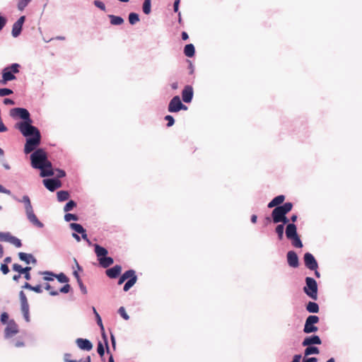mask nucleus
<instances>
[{"instance_id": "23", "label": "nucleus", "mask_w": 362, "mask_h": 362, "mask_svg": "<svg viewBox=\"0 0 362 362\" xmlns=\"http://www.w3.org/2000/svg\"><path fill=\"white\" fill-rule=\"evenodd\" d=\"M286 214L281 210H280L279 209H277V206H276L272 211L271 216H272V221L274 223H279V219H281Z\"/></svg>"}, {"instance_id": "55", "label": "nucleus", "mask_w": 362, "mask_h": 362, "mask_svg": "<svg viewBox=\"0 0 362 362\" xmlns=\"http://www.w3.org/2000/svg\"><path fill=\"white\" fill-rule=\"evenodd\" d=\"M93 309V312L95 316V319H96V322L98 325H100L103 322H102V319H101V317L100 316V315L98 314V313L97 312L96 309L95 308V307H93L92 308Z\"/></svg>"}, {"instance_id": "4", "label": "nucleus", "mask_w": 362, "mask_h": 362, "mask_svg": "<svg viewBox=\"0 0 362 362\" xmlns=\"http://www.w3.org/2000/svg\"><path fill=\"white\" fill-rule=\"evenodd\" d=\"M33 151L30 156L31 166L35 169L42 168V164L47 157V152L42 148H36Z\"/></svg>"}, {"instance_id": "31", "label": "nucleus", "mask_w": 362, "mask_h": 362, "mask_svg": "<svg viewBox=\"0 0 362 362\" xmlns=\"http://www.w3.org/2000/svg\"><path fill=\"white\" fill-rule=\"evenodd\" d=\"M99 327H100V329L101 330V335H102V338L105 342V347H106V352L107 354L110 353V347H109V344H108V340H107V337L105 334V328H104V326H103V322L100 324V325H98Z\"/></svg>"}, {"instance_id": "49", "label": "nucleus", "mask_w": 362, "mask_h": 362, "mask_svg": "<svg viewBox=\"0 0 362 362\" xmlns=\"http://www.w3.org/2000/svg\"><path fill=\"white\" fill-rule=\"evenodd\" d=\"M13 90L10 88H0V97H4L6 95H11L13 93Z\"/></svg>"}, {"instance_id": "34", "label": "nucleus", "mask_w": 362, "mask_h": 362, "mask_svg": "<svg viewBox=\"0 0 362 362\" xmlns=\"http://www.w3.org/2000/svg\"><path fill=\"white\" fill-rule=\"evenodd\" d=\"M38 170H40V175L42 177H50V176L54 175V174L53 169L41 168H38Z\"/></svg>"}, {"instance_id": "46", "label": "nucleus", "mask_w": 362, "mask_h": 362, "mask_svg": "<svg viewBox=\"0 0 362 362\" xmlns=\"http://www.w3.org/2000/svg\"><path fill=\"white\" fill-rule=\"evenodd\" d=\"M64 220L66 222H69L71 221H78V217L76 214L67 213L64 216Z\"/></svg>"}, {"instance_id": "57", "label": "nucleus", "mask_w": 362, "mask_h": 362, "mask_svg": "<svg viewBox=\"0 0 362 362\" xmlns=\"http://www.w3.org/2000/svg\"><path fill=\"white\" fill-rule=\"evenodd\" d=\"M94 5L99 8L100 10L105 11V5L103 2L100 1H94Z\"/></svg>"}, {"instance_id": "25", "label": "nucleus", "mask_w": 362, "mask_h": 362, "mask_svg": "<svg viewBox=\"0 0 362 362\" xmlns=\"http://www.w3.org/2000/svg\"><path fill=\"white\" fill-rule=\"evenodd\" d=\"M305 349L304 350V356L307 357L310 355L313 354H318L320 353V349L318 347L313 345L305 346Z\"/></svg>"}, {"instance_id": "63", "label": "nucleus", "mask_w": 362, "mask_h": 362, "mask_svg": "<svg viewBox=\"0 0 362 362\" xmlns=\"http://www.w3.org/2000/svg\"><path fill=\"white\" fill-rule=\"evenodd\" d=\"M317 358L315 357L307 358L305 356L303 360V362H317Z\"/></svg>"}, {"instance_id": "3", "label": "nucleus", "mask_w": 362, "mask_h": 362, "mask_svg": "<svg viewBox=\"0 0 362 362\" xmlns=\"http://www.w3.org/2000/svg\"><path fill=\"white\" fill-rule=\"evenodd\" d=\"M21 65L18 63H13L6 66L1 70V79L0 83L5 85L8 81L16 79V74L20 72Z\"/></svg>"}, {"instance_id": "38", "label": "nucleus", "mask_w": 362, "mask_h": 362, "mask_svg": "<svg viewBox=\"0 0 362 362\" xmlns=\"http://www.w3.org/2000/svg\"><path fill=\"white\" fill-rule=\"evenodd\" d=\"M129 22L131 25H135L136 23H138L140 20L139 16L136 13L132 12L129 14Z\"/></svg>"}, {"instance_id": "33", "label": "nucleus", "mask_w": 362, "mask_h": 362, "mask_svg": "<svg viewBox=\"0 0 362 362\" xmlns=\"http://www.w3.org/2000/svg\"><path fill=\"white\" fill-rule=\"evenodd\" d=\"M277 209L281 210L286 215L292 210L293 204L291 202H286L280 206H277Z\"/></svg>"}, {"instance_id": "54", "label": "nucleus", "mask_w": 362, "mask_h": 362, "mask_svg": "<svg viewBox=\"0 0 362 362\" xmlns=\"http://www.w3.org/2000/svg\"><path fill=\"white\" fill-rule=\"evenodd\" d=\"M77 283L78 284V286H79L80 290L82 292V293L86 294L88 292L87 288H86V286L83 284L82 280H79L78 281H77Z\"/></svg>"}, {"instance_id": "50", "label": "nucleus", "mask_w": 362, "mask_h": 362, "mask_svg": "<svg viewBox=\"0 0 362 362\" xmlns=\"http://www.w3.org/2000/svg\"><path fill=\"white\" fill-rule=\"evenodd\" d=\"M10 243L13 244L16 247H21L22 246L21 240L19 238H18L13 235L12 236V238L11 239Z\"/></svg>"}, {"instance_id": "41", "label": "nucleus", "mask_w": 362, "mask_h": 362, "mask_svg": "<svg viewBox=\"0 0 362 362\" xmlns=\"http://www.w3.org/2000/svg\"><path fill=\"white\" fill-rule=\"evenodd\" d=\"M291 240L292 245L296 248H302L303 245L299 237V235L296 236L290 239Z\"/></svg>"}, {"instance_id": "26", "label": "nucleus", "mask_w": 362, "mask_h": 362, "mask_svg": "<svg viewBox=\"0 0 362 362\" xmlns=\"http://www.w3.org/2000/svg\"><path fill=\"white\" fill-rule=\"evenodd\" d=\"M184 54L187 57H192L195 54V47L192 44H187L184 47Z\"/></svg>"}, {"instance_id": "20", "label": "nucleus", "mask_w": 362, "mask_h": 362, "mask_svg": "<svg viewBox=\"0 0 362 362\" xmlns=\"http://www.w3.org/2000/svg\"><path fill=\"white\" fill-rule=\"evenodd\" d=\"M18 257L21 261L25 262L27 264L30 263L37 264L36 258L32 255L23 252H20L18 253Z\"/></svg>"}, {"instance_id": "44", "label": "nucleus", "mask_w": 362, "mask_h": 362, "mask_svg": "<svg viewBox=\"0 0 362 362\" xmlns=\"http://www.w3.org/2000/svg\"><path fill=\"white\" fill-rule=\"evenodd\" d=\"M70 228L76 232V233H79V232H83V227L82 225L77 223H70Z\"/></svg>"}, {"instance_id": "58", "label": "nucleus", "mask_w": 362, "mask_h": 362, "mask_svg": "<svg viewBox=\"0 0 362 362\" xmlns=\"http://www.w3.org/2000/svg\"><path fill=\"white\" fill-rule=\"evenodd\" d=\"M56 171L57 173L55 178L59 180V178H62L66 176V172L64 170L57 168Z\"/></svg>"}, {"instance_id": "18", "label": "nucleus", "mask_w": 362, "mask_h": 362, "mask_svg": "<svg viewBox=\"0 0 362 362\" xmlns=\"http://www.w3.org/2000/svg\"><path fill=\"white\" fill-rule=\"evenodd\" d=\"M122 266L116 264L114 267L106 269L105 274L110 279H116L121 274Z\"/></svg>"}, {"instance_id": "40", "label": "nucleus", "mask_w": 362, "mask_h": 362, "mask_svg": "<svg viewBox=\"0 0 362 362\" xmlns=\"http://www.w3.org/2000/svg\"><path fill=\"white\" fill-rule=\"evenodd\" d=\"M284 226L283 224L277 225L275 228V232L276 233V234L278 235V239L279 240H281L284 238Z\"/></svg>"}, {"instance_id": "12", "label": "nucleus", "mask_w": 362, "mask_h": 362, "mask_svg": "<svg viewBox=\"0 0 362 362\" xmlns=\"http://www.w3.org/2000/svg\"><path fill=\"white\" fill-rule=\"evenodd\" d=\"M194 96V90L193 88L190 85H187L185 86L184 89L182 91V100L185 103H189L192 102Z\"/></svg>"}, {"instance_id": "24", "label": "nucleus", "mask_w": 362, "mask_h": 362, "mask_svg": "<svg viewBox=\"0 0 362 362\" xmlns=\"http://www.w3.org/2000/svg\"><path fill=\"white\" fill-rule=\"evenodd\" d=\"M98 262L103 268H107L113 264L114 259L111 257L105 256L103 258H99Z\"/></svg>"}, {"instance_id": "21", "label": "nucleus", "mask_w": 362, "mask_h": 362, "mask_svg": "<svg viewBox=\"0 0 362 362\" xmlns=\"http://www.w3.org/2000/svg\"><path fill=\"white\" fill-rule=\"evenodd\" d=\"M19 298L21 301V309L22 313L29 312V304L27 297L23 291L19 292Z\"/></svg>"}, {"instance_id": "60", "label": "nucleus", "mask_w": 362, "mask_h": 362, "mask_svg": "<svg viewBox=\"0 0 362 362\" xmlns=\"http://www.w3.org/2000/svg\"><path fill=\"white\" fill-rule=\"evenodd\" d=\"M180 0H175L173 4V10L174 12L178 13L179 11V4H180Z\"/></svg>"}, {"instance_id": "62", "label": "nucleus", "mask_w": 362, "mask_h": 362, "mask_svg": "<svg viewBox=\"0 0 362 362\" xmlns=\"http://www.w3.org/2000/svg\"><path fill=\"white\" fill-rule=\"evenodd\" d=\"M8 130L7 127L4 124L1 119H0V133L5 132Z\"/></svg>"}, {"instance_id": "29", "label": "nucleus", "mask_w": 362, "mask_h": 362, "mask_svg": "<svg viewBox=\"0 0 362 362\" xmlns=\"http://www.w3.org/2000/svg\"><path fill=\"white\" fill-rule=\"evenodd\" d=\"M319 309V305L315 302L309 301L306 305V310L310 313H317Z\"/></svg>"}, {"instance_id": "9", "label": "nucleus", "mask_w": 362, "mask_h": 362, "mask_svg": "<svg viewBox=\"0 0 362 362\" xmlns=\"http://www.w3.org/2000/svg\"><path fill=\"white\" fill-rule=\"evenodd\" d=\"M25 21V16H22L13 23L11 31L13 37H17L21 35Z\"/></svg>"}, {"instance_id": "2", "label": "nucleus", "mask_w": 362, "mask_h": 362, "mask_svg": "<svg viewBox=\"0 0 362 362\" xmlns=\"http://www.w3.org/2000/svg\"><path fill=\"white\" fill-rule=\"evenodd\" d=\"M13 199L16 202L23 203L24 204L27 218L33 225L39 228L44 227V224L37 218L35 214L30 197L28 195H23L21 199H19L16 196L13 195Z\"/></svg>"}, {"instance_id": "35", "label": "nucleus", "mask_w": 362, "mask_h": 362, "mask_svg": "<svg viewBox=\"0 0 362 362\" xmlns=\"http://www.w3.org/2000/svg\"><path fill=\"white\" fill-rule=\"evenodd\" d=\"M143 12L148 15L151 11V0H144L142 5Z\"/></svg>"}, {"instance_id": "8", "label": "nucleus", "mask_w": 362, "mask_h": 362, "mask_svg": "<svg viewBox=\"0 0 362 362\" xmlns=\"http://www.w3.org/2000/svg\"><path fill=\"white\" fill-rule=\"evenodd\" d=\"M44 186L50 192H54L62 185V182L57 178H46L42 180Z\"/></svg>"}, {"instance_id": "1", "label": "nucleus", "mask_w": 362, "mask_h": 362, "mask_svg": "<svg viewBox=\"0 0 362 362\" xmlns=\"http://www.w3.org/2000/svg\"><path fill=\"white\" fill-rule=\"evenodd\" d=\"M10 115L14 119H22L16 123L14 127L26 138L24 153L28 154L33 152L40 144L42 136L40 130L33 125L29 111L24 107H14L10 110Z\"/></svg>"}, {"instance_id": "52", "label": "nucleus", "mask_w": 362, "mask_h": 362, "mask_svg": "<svg viewBox=\"0 0 362 362\" xmlns=\"http://www.w3.org/2000/svg\"><path fill=\"white\" fill-rule=\"evenodd\" d=\"M118 313L126 320L129 319V316L126 313L124 307H120L118 310Z\"/></svg>"}, {"instance_id": "53", "label": "nucleus", "mask_w": 362, "mask_h": 362, "mask_svg": "<svg viewBox=\"0 0 362 362\" xmlns=\"http://www.w3.org/2000/svg\"><path fill=\"white\" fill-rule=\"evenodd\" d=\"M8 319H9V316L7 313L4 312V313H1V315L0 316V320H1V323H3V324L8 323Z\"/></svg>"}, {"instance_id": "16", "label": "nucleus", "mask_w": 362, "mask_h": 362, "mask_svg": "<svg viewBox=\"0 0 362 362\" xmlns=\"http://www.w3.org/2000/svg\"><path fill=\"white\" fill-rule=\"evenodd\" d=\"M322 344V340L318 335H311L306 337L302 341V346H305L308 345H320Z\"/></svg>"}, {"instance_id": "64", "label": "nucleus", "mask_w": 362, "mask_h": 362, "mask_svg": "<svg viewBox=\"0 0 362 362\" xmlns=\"http://www.w3.org/2000/svg\"><path fill=\"white\" fill-rule=\"evenodd\" d=\"M71 356V354H66L64 355V360H65V362H81V360L80 361H76V360H71V359H68V357Z\"/></svg>"}, {"instance_id": "36", "label": "nucleus", "mask_w": 362, "mask_h": 362, "mask_svg": "<svg viewBox=\"0 0 362 362\" xmlns=\"http://www.w3.org/2000/svg\"><path fill=\"white\" fill-rule=\"evenodd\" d=\"M137 281V278H131V279H129L126 281V283L124 285L123 291L127 292L136 283Z\"/></svg>"}, {"instance_id": "7", "label": "nucleus", "mask_w": 362, "mask_h": 362, "mask_svg": "<svg viewBox=\"0 0 362 362\" xmlns=\"http://www.w3.org/2000/svg\"><path fill=\"white\" fill-rule=\"evenodd\" d=\"M303 262L306 268L310 270L318 269V263L310 252H305L303 255Z\"/></svg>"}, {"instance_id": "10", "label": "nucleus", "mask_w": 362, "mask_h": 362, "mask_svg": "<svg viewBox=\"0 0 362 362\" xmlns=\"http://www.w3.org/2000/svg\"><path fill=\"white\" fill-rule=\"evenodd\" d=\"M18 332V327L13 320H11L4 330L5 338L8 339Z\"/></svg>"}, {"instance_id": "30", "label": "nucleus", "mask_w": 362, "mask_h": 362, "mask_svg": "<svg viewBox=\"0 0 362 362\" xmlns=\"http://www.w3.org/2000/svg\"><path fill=\"white\" fill-rule=\"evenodd\" d=\"M108 18L110 20V23L114 25H119L124 23V19L121 16L110 14Z\"/></svg>"}, {"instance_id": "22", "label": "nucleus", "mask_w": 362, "mask_h": 362, "mask_svg": "<svg viewBox=\"0 0 362 362\" xmlns=\"http://www.w3.org/2000/svg\"><path fill=\"white\" fill-rule=\"evenodd\" d=\"M94 250L95 253L98 257V261L99 260V258H103L108 254V251L106 248L104 247L100 246L98 244L94 245Z\"/></svg>"}, {"instance_id": "42", "label": "nucleus", "mask_w": 362, "mask_h": 362, "mask_svg": "<svg viewBox=\"0 0 362 362\" xmlns=\"http://www.w3.org/2000/svg\"><path fill=\"white\" fill-rule=\"evenodd\" d=\"M12 236L9 232H0V241L10 243Z\"/></svg>"}, {"instance_id": "15", "label": "nucleus", "mask_w": 362, "mask_h": 362, "mask_svg": "<svg viewBox=\"0 0 362 362\" xmlns=\"http://www.w3.org/2000/svg\"><path fill=\"white\" fill-rule=\"evenodd\" d=\"M39 274H42V275H49L54 278H56L58 280V281L62 284L68 283L69 281V279L62 272H61L58 274H56L54 272H50V271H45V272H40Z\"/></svg>"}, {"instance_id": "5", "label": "nucleus", "mask_w": 362, "mask_h": 362, "mask_svg": "<svg viewBox=\"0 0 362 362\" xmlns=\"http://www.w3.org/2000/svg\"><path fill=\"white\" fill-rule=\"evenodd\" d=\"M305 286L303 287L304 293L313 300L317 299V283L315 279L307 276L305 279Z\"/></svg>"}, {"instance_id": "43", "label": "nucleus", "mask_w": 362, "mask_h": 362, "mask_svg": "<svg viewBox=\"0 0 362 362\" xmlns=\"http://www.w3.org/2000/svg\"><path fill=\"white\" fill-rule=\"evenodd\" d=\"M76 206V202L74 200H69L64 206V211L65 212L71 211L74 207Z\"/></svg>"}, {"instance_id": "14", "label": "nucleus", "mask_w": 362, "mask_h": 362, "mask_svg": "<svg viewBox=\"0 0 362 362\" xmlns=\"http://www.w3.org/2000/svg\"><path fill=\"white\" fill-rule=\"evenodd\" d=\"M288 264L293 268H297L299 266V259L296 252L291 250L286 255Z\"/></svg>"}, {"instance_id": "28", "label": "nucleus", "mask_w": 362, "mask_h": 362, "mask_svg": "<svg viewBox=\"0 0 362 362\" xmlns=\"http://www.w3.org/2000/svg\"><path fill=\"white\" fill-rule=\"evenodd\" d=\"M71 286L69 284L66 283L62 288H60L59 291H50L49 294L52 296H58L59 293H68L70 291Z\"/></svg>"}, {"instance_id": "17", "label": "nucleus", "mask_w": 362, "mask_h": 362, "mask_svg": "<svg viewBox=\"0 0 362 362\" xmlns=\"http://www.w3.org/2000/svg\"><path fill=\"white\" fill-rule=\"evenodd\" d=\"M78 347L83 351H90L93 349V344L87 339L78 338L76 340Z\"/></svg>"}, {"instance_id": "51", "label": "nucleus", "mask_w": 362, "mask_h": 362, "mask_svg": "<svg viewBox=\"0 0 362 362\" xmlns=\"http://www.w3.org/2000/svg\"><path fill=\"white\" fill-rule=\"evenodd\" d=\"M164 119L168 122L167 127H170L175 124V119L172 115H168L165 116Z\"/></svg>"}, {"instance_id": "61", "label": "nucleus", "mask_w": 362, "mask_h": 362, "mask_svg": "<svg viewBox=\"0 0 362 362\" xmlns=\"http://www.w3.org/2000/svg\"><path fill=\"white\" fill-rule=\"evenodd\" d=\"M0 192L6 194L11 195V192L9 189H6L3 185L0 184Z\"/></svg>"}, {"instance_id": "39", "label": "nucleus", "mask_w": 362, "mask_h": 362, "mask_svg": "<svg viewBox=\"0 0 362 362\" xmlns=\"http://www.w3.org/2000/svg\"><path fill=\"white\" fill-rule=\"evenodd\" d=\"M125 280L131 279V278H137V276L136 274V272L134 269H129L124 272L121 275Z\"/></svg>"}, {"instance_id": "48", "label": "nucleus", "mask_w": 362, "mask_h": 362, "mask_svg": "<svg viewBox=\"0 0 362 362\" xmlns=\"http://www.w3.org/2000/svg\"><path fill=\"white\" fill-rule=\"evenodd\" d=\"M285 199V196L284 195H278L276 197H275L272 200L274 201V202L275 203L276 206H280L284 201Z\"/></svg>"}, {"instance_id": "59", "label": "nucleus", "mask_w": 362, "mask_h": 362, "mask_svg": "<svg viewBox=\"0 0 362 362\" xmlns=\"http://www.w3.org/2000/svg\"><path fill=\"white\" fill-rule=\"evenodd\" d=\"M42 168L53 169L52 163L48 160V156L46 158V160L44 161V163L42 164Z\"/></svg>"}, {"instance_id": "6", "label": "nucleus", "mask_w": 362, "mask_h": 362, "mask_svg": "<svg viewBox=\"0 0 362 362\" xmlns=\"http://www.w3.org/2000/svg\"><path fill=\"white\" fill-rule=\"evenodd\" d=\"M320 318L317 315H309L306 320L303 327V332L305 334L315 333L318 331V327L315 324L318 323Z\"/></svg>"}, {"instance_id": "27", "label": "nucleus", "mask_w": 362, "mask_h": 362, "mask_svg": "<svg viewBox=\"0 0 362 362\" xmlns=\"http://www.w3.org/2000/svg\"><path fill=\"white\" fill-rule=\"evenodd\" d=\"M22 288L28 289L33 291L37 293H41L42 292V289L40 284L36 286H32L28 282H25L23 286H22Z\"/></svg>"}, {"instance_id": "13", "label": "nucleus", "mask_w": 362, "mask_h": 362, "mask_svg": "<svg viewBox=\"0 0 362 362\" xmlns=\"http://www.w3.org/2000/svg\"><path fill=\"white\" fill-rule=\"evenodd\" d=\"M182 101L179 95L174 96L170 101L168 110L170 112H178Z\"/></svg>"}, {"instance_id": "11", "label": "nucleus", "mask_w": 362, "mask_h": 362, "mask_svg": "<svg viewBox=\"0 0 362 362\" xmlns=\"http://www.w3.org/2000/svg\"><path fill=\"white\" fill-rule=\"evenodd\" d=\"M12 269L21 274H23V277L26 280L29 281L31 279V275L30 272L31 271L32 268L30 267H23L21 265L15 263L12 265Z\"/></svg>"}, {"instance_id": "45", "label": "nucleus", "mask_w": 362, "mask_h": 362, "mask_svg": "<svg viewBox=\"0 0 362 362\" xmlns=\"http://www.w3.org/2000/svg\"><path fill=\"white\" fill-rule=\"evenodd\" d=\"M30 1L31 0H18V9L21 11H23Z\"/></svg>"}, {"instance_id": "56", "label": "nucleus", "mask_w": 362, "mask_h": 362, "mask_svg": "<svg viewBox=\"0 0 362 362\" xmlns=\"http://www.w3.org/2000/svg\"><path fill=\"white\" fill-rule=\"evenodd\" d=\"M0 270L3 274L6 275L9 272V268L6 264L2 263L0 267Z\"/></svg>"}, {"instance_id": "19", "label": "nucleus", "mask_w": 362, "mask_h": 362, "mask_svg": "<svg viewBox=\"0 0 362 362\" xmlns=\"http://www.w3.org/2000/svg\"><path fill=\"white\" fill-rule=\"evenodd\" d=\"M286 235L290 240L298 235L297 233V227L295 223H288L286 226Z\"/></svg>"}, {"instance_id": "37", "label": "nucleus", "mask_w": 362, "mask_h": 362, "mask_svg": "<svg viewBox=\"0 0 362 362\" xmlns=\"http://www.w3.org/2000/svg\"><path fill=\"white\" fill-rule=\"evenodd\" d=\"M137 281V278H131V279H129L126 281V283L124 285L123 291L127 292L136 283Z\"/></svg>"}, {"instance_id": "47", "label": "nucleus", "mask_w": 362, "mask_h": 362, "mask_svg": "<svg viewBox=\"0 0 362 362\" xmlns=\"http://www.w3.org/2000/svg\"><path fill=\"white\" fill-rule=\"evenodd\" d=\"M105 350L106 349H105L103 343L101 341H98L97 346V352L101 358L103 357Z\"/></svg>"}, {"instance_id": "32", "label": "nucleus", "mask_w": 362, "mask_h": 362, "mask_svg": "<svg viewBox=\"0 0 362 362\" xmlns=\"http://www.w3.org/2000/svg\"><path fill=\"white\" fill-rule=\"evenodd\" d=\"M57 200L60 202H64L69 199V192L66 190H61L57 192Z\"/></svg>"}]
</instances>
